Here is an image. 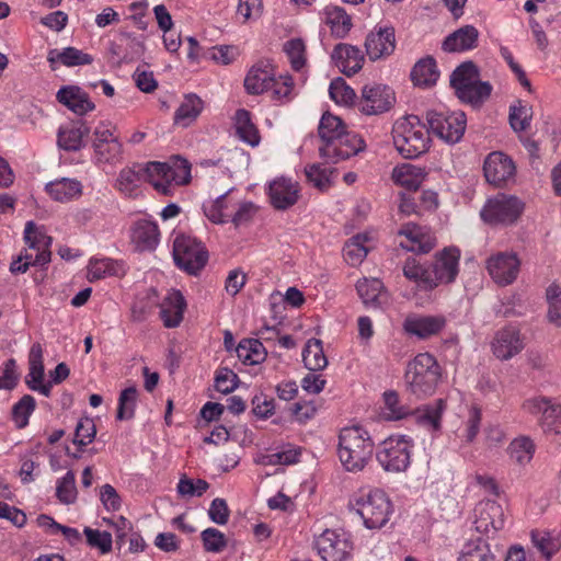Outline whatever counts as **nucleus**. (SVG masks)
Segmentation results:
<instances>
[{
	"mask_svg": "<svg viewBox=\"0 0 561 561\" xmlns=\"http://www.w3.org/2000/svg\"><path fill=\"white\" fill-rule=\"evenodd\" d=\"M319 137L322 141L319 147L320 156L331 162L347 159L364 148L363 139L347 131L340 117L332 114L322 116Z\"/></svg>",
	"mask_w": 561,
	"mask_h": 561,
	"instance_id": "nucleus-1",
	"label": "nucleus"
},
{
	"mask_svg": "<svg viewBox=\"0 0 561 561\" xmlns=\"http://www.w3.org/2000/svg\"><path fill=\"white\" fill-rule=\"evenodd\" d=\"M374 440L363 426H348L339 435L337 457L343 469L351 473L362 472L374 455Z\"/></svg>",
	"mask_w": 561,
	"mask_h": 561,
	"instance_id": "nucleus-2",
	"label": "nucleus"
},
{
	"mask_svg": "<svg viewBox=\"0 0 561 561\" xmlns=\"http://www.w3.org/2000/svg\"><path fill=\"white\" fill-rule=\"evenodd\" d=\"M367 529L383 527L393 513V505L387 493L380 489H365L356 492L348 502Z\"/></svg>",
	"mask_w": 561,
	"mask_h": 561,
	"instance_id": "nucleus-3",
	"label": "nucleus"
},
{
	"mask_svg": "<svg viewBox=\"0 0 561 561\" xmlns=\"http://www.w3.org/2000/svg\"><path fill=\"white\" fill-rule=\"evenodd\" d=\"M430 127L416 115H407L396 121L392 128L393 145L405 159H413L430 148Z\"/></svg>",
	"mask_w": 561,
	"mask_h": 561,
	"instance_id": "nucleus-4",
	"label": "nucleus"
},
{
	"mask_svg": "<svg viewBox=\"0 0 561 561\" xmlns=\"http://www.w3.org/2000/svg\"><path fill=\"white\" fill-rule=\"evenodd\" d=\"M145 181L149 182L161 194H172L174 186L187 184L191 179V167L186 160L174 158L170 162L151 161L142 165Z\"/></svg>",
	"mask_w": 561,
	"mask_h": 561,
	"instance_id": "nucleus-5",
	"label": "nucleus"
},
{
	"mask_svg": "<svg viewBox=\"0 0 561 561\" xmlns=\"http://www.w3.org/2000/svg\"><path fill=\"white\" fill-rule=\"evenodd\" d=\"M440 378V368L435 357L428 353L417 354L408 365L405 383L419 398L434 393Z\"/></svg>",
	"mask_w": 561,
	"mask_h": 561,
	"instance_id": "nucleus-6",
	"label": "nucleus"
},
{
	"mask_svg": "<svg viewBox=\"0 0 561 561\" xmlns=\"http://www.w3.org/2000/svg\"><path fill=\"white\" fill-rule=\"evenodd\" d=\"M92 162L100 169L114 168L124 159L123 144L110 123H100L93 130Z\"/></svg>",
	"mask_w": 561,
	"mask_h": 561,
	"instance_id": "nucleus-7",
	"label": "nucleus"
},
{
	"mask_svg": "<svg viewBox=\"0 0 561 561\" xmlns=\"http://www.w3.org/2000/svg\"><path fill=\"white\" fill-rule=\"evenodd\" d=\"M414 449L412 437L394 434L380 443L376 457L379 465L388 472H404L411 465Z\"/></svg>",
	"mask_w": 561,
	"mask_h": 561,
	"instance_id": "nucleus-8",
	"label": "nucleus"
},
{
	"mask_svg": "<svg viewBox=\"0 0 561 561\" xmlns=\"http://www.w3.org/2000/svg\"><path fill=\"white\" fill-rule=\"evenodd\" d=\"M450 84L456 95L463 102L480 103L491 94L492 87L479 79L477 67L472 62H463L450 76Z\"/></svg>",
	"mask_w": 561,
	"mask_h": 561,
	"instance_id": "nucleus-9",
	"label": "nucleus"
},
{
	"mask_svg": "<svg viewBox=\"0 0 561 561\" xmlns=\"http://www.w3.org/2000/svg\"><path fill=\"white\" fill-rule=\"evenodd\" d=\"M431 133L446 144H457L463 136L467 119L461 111L432 110L426 115Z\"/></svg>",
	"mask_w": 561,
	"mask_h": 561,
	"instance_id": "nucleus-10",
	"label": "nucleus"
},
{
	"mask_svg": "<svg viewBox=\"0 0 561 561\" xmlns=\"http://www.w3.org/2000/svg\"><path fill=\"white\" fill-rule=\"evenodd\" d=\"M524 202L513 195L497 194L486 201L480 211L482 220L490 225H512L523 214Z\"/></svg>",
	"mask_w": 561,
	"mask_h": 561,
	"instance_id": "nucleus-11",
	"label": "nucleus"
},
{
	"mask_svg": "<svg viewBox=\"0 0 561 561\" xmlns=\"http://www.w3.org/2000/svg\"><path fill=\"white\" fill-rule=\"evenodd\" d=\"M522 409L537 419L546 434H561V404L553 399L543 396L530 397L523 402Z\"/></svg>",
	"mask_w": 561,
	"mask_h": 561,
	"instance_id": "nucleus-12",
	"label": "nucleus"
},
{
	"mask_svg": "<svg viewBox=\"0 0 561 561\" xmlns=\"http://www.w3.org/2000/svg\"><path fill=\"white\" fill-rule=\"evenodd\" d=\"M172 253L175 264L190 274L199 272L207 262V252L204 247L190 236H176Z\"/></svg>",
	"mask_w": 561,
	"mask_h": 561,
	"instance_id": "nucleus-13",
	"label": "nucleus"
},
{
	"mask_svg": "<svg viewBox=\"0 0 561 561\" xmlns=\"http://www.w3.org/2000/svg\"><path fill=\"white\" fill-rule=\"evenodd\" d=\"M460 257L461 251L455 245L438 251L431 268L432 278H426L425 282L433 288L454 283L459 274Z\"/></svg>",
	"mask_w": 561,
	"mask_h": 561,
	"instance_id": "nucleus-14",
	"label": "nucleus"
},
{
	"mask_svg": "<svg viewBox=\"0 0 561 561\" xmlns=\"http://www.w3.org/2000/svg\"><path fill=\"white\" fill-rule=\"evenodd\" d=\"M316 548L324 561H344L350 557L353 543L347 533L325 529L317 537Z\"/></svg>",
	"mask_w": 561,
	"mask_h": 561,
	"instance_id": "nucleus-15",
	"label": "nucleus"
},
{
	"mask_svg": "<svg viewBox=\"0 0 561 561\" xmlns=\"http://www.w3.org/2000/svg\"><path fill=\"white\" fill-rule=\"evenodd\" d=\"M398 236L401 238L399 245L410 252L428 253L436 244L433 231L414 222L403 225Z\"/></svg>",
	"mask_w": 561,
	"mask_h": 561,
	"instance_id": "nucleus-16",
	"label": "nucleus"
},
{
	"mask_svg": "<svg viewBox=\"0 0 561 561\" xmlns=\"http://www.w3.org/2000/svg\"><path fill=\"white\" fill-rule=\"evenodd\" d=\"M519 266L520 261L513 252H499L486 261L489 275L501 286H506L516 279Z\"/></svg>",
	"mask_w": 561,
	"mask_h": 561,
	"instance_id": "nucleus-17",
	"label": "nucleus"
},
{
	"mask_svg": "<svg viewBox=\"0 0 561 561\" xmlns=\"http://www.w3.org/2000/svg\"><path fill=\"white\" fill-rule=\"evenodd\" d=\"M267 196L271 205L278 210L294 206L300 197V185L291 178L278 176L267 186Z\"/></svg>",
	"mask_w": 561,
	"mask_h": 561,
	"instance_id": "nucleus-18",
	"label": "nucleus"
},
{
	"mask_svg": "<svg viewBox=\"0 0 561 561\" xmlns=\"http://www.w3.org/2000/svg\"><path fill=\"white\" fill-rule=\"evenodd\" d=\"M525 347L520 330L507 325L499 330L491 342V351L500 360H508L519 354Z\"/></svg>",
	"mask_w": 561,
	"mask_h": 561,
	"instance_id": "nucleus-19",
	"label": "nucleus"
},
{
	"mask_svg": "<svg viewBox=\"0 0 561 561\" xmlns=\"http://www.w3.org/2000/svg\"><path fill=\"white\" fill-rule=\"evenodd\" d=\"M394 102L391 88L382 84H367L363 88L359 101L360 111L375 115L388 111Z\"/></svg>",
	"mask_w": 561,
	"mask_h": 561,
	"instance_id": "nucleus-20",
	"label": "nucleus"
},
{
	"mask_svg": "<svg viewBox=\"0 0 561 561\" xmlns=\"http://www.w3.org/2000/svg\"><path fill=\"white\" fill-rule=\"evenodd\" d=\"M25 383L32 391H36L44 397L50 396L51 385L50 381L45 380L44 350L39 343H34L31 346Z\"/></svg>",
	"mask_w": 561,
	"mask_h": 561,
	"instance_id": "nucleus-21",
	"label": "nucleus"
},
{
	"mask_svg": "<svg viewBox=\"0 0 561 561\" xmlns=\"http://www.w3.org/2000/svg\"><path fill=\"white\" fill-rule=\"evenodd\" d=\"M513 160L500 151L488 154L483 164L485 180L495 186H501L511 181L515 175Z\"/></svg>",
	"mask_w": 561,
	"mask_h": 561,
	"instance_id": "nucleus-22",
	"label": "nucleus"
},
{
	"mask_svg": "<svg viewBox=\"0 0 561 561\" xmlns=\"http://www.w3.org/2000/svg\"><path fill=\"white\" fill-rule=\"evenodd\" d=\"M446 325L443 314L411 313L403 321V330L419 339H427L438 334Z\"/></svg>",
	"mask_w": 561,
	"mask_h": 561,
	"instance_id": "nucleus-23",
	"label": "nucleus"
},
{
	"mask_svg": "<svg viewBox=\"0 0 561 561\" xmlns=\"http://www.w3.org/2000/svg\"><path fill=\"white\" fill-rule=\"evenodd\" d=\"M474 528L480 534L497 531L504 527L502 506L492 500L481 501L474 508Z\"/></svg>",
	"mask_w": 561,
	"mask_h": 561,
	"instance_id": "nucleus-24",
	"label": "nucleus"
},
{
	"mask_svg": "<svg viewBox=\"0 0 561 561\" xmlns=\"http://www.w3.org/2000/svg\"><path fill=\"white\" fill-rule=\"evenodd\" d=\"M366 51L371 60L390 55L396 47L394 30L389 25H377L365 42Z\"/></svg>",
	"mask_w": 561,
	"mask_h": 561,
	"instance_id": "nucleus-25",
	"label": "nucleus"
},
{
	"mask_svg": "<svg viewBox=\"0 0 561 561\" xmlns=\"http://www.w3.org/2000/svg\"><path fill=\"white\" fill-rule=\"evenodd\" d=\"M482 412L478 405H471L461 416L460 423L451 430L453 439L459 447L472 444L480 432Z\"/></svg>",
	"mask_w": 561,
	"mask_h": 561,
	"instance_id": "nucleus-26",
	"label": "nucleus"
},
{
	"mask_svg": "<svg viewBox=\"0 0 561 561\" xmlns=\"http://www.w3.org/2000/svg\"><path fill=\"white\" fill-rule=\"evenodd\" d=\"M24 241L30 250L36 251L35 263L41 266L46 265L50 261L51 238L46 233L43 226H37L33 221H27L24 228Z\"/></svg>",
	"mask_w": 561,
	"mask_h": 561,
	"instance_id": "nucleus-27",
	"label": "nucleus"
},
{
	"mask_svg": "<svg viewBox=\"0 0 561 561\" xmlns=\"http://www.w3.org/2000/svg\"><path fill=\"white\" fill-rule=\"evenodd\" d=\"M239 197L233 188L218 196L216 199L203 204L205 216L214 224L230 222Z\"/></svg>",
	"mask_w": 561,
	"mask_h": 561,
	"instance_id": "nucleus-28",
	"label": "nucleus"
},
{
	"mask_svg": "<svg viewBox=\"0 0 561 561\" xmlns=\"http://www.w3.org/2000/svg\"><path fill=\"white\" fill-rule=\"evenodd\" d=\"M356 289L368 308L382 309L390 302L389 294L378 278H363L357 282Z\"/></svg>",
	"mask_w": 561,
	"mask_h": 561,
	"instance_id": "nucleus-29",
	"label": "nucleus"
},
{
	"mask_svg": "<svg viewBox=\"0 0 561 561\" xmlns=\"http://www.w3.org/2000/svg\"><path fill=\"white\" fill-rule=\"evenodd\" d=\"M57 101L77 115H84L94 110L95 105L88 93L78 85H66L58 90Z\"/></svg>",
	"mask_w": 561,
	"mask_h": 561,
	"instance_id": "nucleus-30",
	"label": "nucleus"
},
{
	"mask_svg": "<svg viewBox=\"0 0 561 561\" xmlns=\"http://www.w3.org/2000/svg\"><path fill=\"white\" fill-rule=\"evenodd\" d=\"M159 228L154 220L141 218L131 228V241L139 251H151L159 243Z\"/></svg>",
	"mask_w": 561,
	"mask_h": 561,
	"instance_id": "nucleus-31",
	"label": "nucleus"
},
{
	"mask_svg": "<svg viewBox=\"0 0 561 561\" xmlns=\"http://www.w3.org/2000/svg\"><path fill=\"white\" fill-rule=\"evenodd\" d=\"M445 411V400L438 399L434 403L425 404L416 409L413 416L417 425L430 432L432 435H437L442 431V417Z\"/></svg>",
	"mask_w": 561,
	"mask_h": 561,
	"instance_id": "nucleus-32",
	"label": "nucleus"
},
{
	"mask_svg": "<svg viewBox=\"0 0 561 561\" xmlns=\"http://www.w3.org/2000/svg\"><path fill=\"white\" fill-rule=\"evenodd\" d=\"M44 191L55 202L69 203L82 195L83 186L77 179L59 178L46 183Z\"/></svg>",
	"mask_w": 561,
	"mask_h": 561,
	"instance_id": "nucleus-33",
	"label": "nucleus"
},
{
	"mask_svg": "<svg viewBox=\"0 0 561 561\" xmlns=\"http://www.w3.org/2000/svg\"><path fill=\"white\" fill-rule=\"evenodd\" d=\"M331 57L335 66L348 77L358 72L364 62L360 49L348 44L336 45Z\"/></svg>",
	"mask_w": 561,
	"mask_h": 561,
	"instance_id": "nucleus-34",
	"label": "nucleus"
},
{
	"mask_svg": "<svg viewBox=\"0 0 561 561\" xmlns=\"http://www.w3.org/2000/svg\"><path fill=\"white\" fill-rule=\"evenodd\" d=\"M186 302L180 290H170L160 305L161 319L167 328H176L183 320Z\"/></svg>",
	"mask_w": 561,
	"mask_h": 561,
	"instance_id": "nucleus-35",
	"label": "nucleus"
},
{
	"mask_svg": "<svg viewBox=\"0 0 561 561\" xmlns=\"http://www.w3.org/2000/svg\"><path fill=\"white\" fill-rule=\"evenodd\" d=\"M479 32L472 25H465L449 34L443 42L447 53H463L473 49L478 44Z\"/></svg>",
	"mask_w": 561,
	"mask_h": 561,
	"instance_id": "nucleus-36",
	"label": "nucleus"
},
{
	"mask_svg": "<svg viewBox=\"0 0 561 561\" xmlns=\"http://www.w3.org/2000/svg\"><path fill=\"white\" fill-rule=\"evenodd\" d=\"M47 61L51 69H56V64L66 67L84 66L93 62V57L81 49L69 46L62 49H50L47 55Z\"/></svg>",
	"mask_w": 561,
	"mask_h": 561,
	"instance_id": "nucleus-37",
	"label": "nucleus"
},
{
	"mask_svg": "<svg viewBox=\"0 0 561 561\" xmlns=\"http://www.w3.org/2000/svg\"><path fill=\"white\" fill-rule=\"evenodd\" d=\"M533 546L546 561H550L561 549L560 534L548 529H534L530 533Z\"/></svg>",
	"mask_w": 561,
	"mask_h": 561,
	"instance_id": "nucleus-38",
	"label": "nucleus"
},
{
	"mask_svg": "<svg viewBox=\"0 0 561 561\" xmlns=\"http://www.w3.org/2000/svg\"><path fill=\"white\" fill-rule=\"evenodd\" d=\"M321 20L337 38L345 37L352 27L351 18L344 9L336 5H327L321 12Z\"/></svg>",
	"mask_w": 561,
	"mask_h": 561,
	"instance_id": "nucleus-39",
	"label": "nucleus"
},
{
	"mask_svg": "<svg viewBox=\"0 0 561 561\" xmlns=\"http://www.w3.org/2000/svg\"><path fill=\"white\" fill-rule=\"evenodd\" d=\"M374 247V239L368 233H358L351 238L344 245L345 261L353 266L360 264Z\"/></svg>",
	"mask_w": 561,
	"mask_h": 561,
	"instance_id": "nucleus-40",
	"label": "nucleus"
},
{
	"mask_svg": "<svg viewBox=\"0 0 561 561\" xmlns=\"http://www.w3.org/2000/svg\"><path fill=\"white\" fill-rule=\"evenodd\" d=\"M425 171L423 168L410 163H402L397 165L391 173L393 182L409 191L417 190L425 179Z\"/></svg>",
	"mask_w": 561,
	"mask_h": 561,
	"instance_id": "nucleus-41",
	"label": "nucleus"
},
{
	"mask_svg": "<svg viewBox=\"0 0 561 561\" xmlns=\"http://www.w3.org/2000/svg\"><path fill=\"white\" fill-rule=\"evenodd\" d=\"M145 182L144 167L141 164L123 168L116 179V188L126 196L137 193L141 183Z\"/></svg>",
	"mask_w": 561,
	"mask_h": 561,
	"instance_id": "nucleus-42",
	"label": "nucleus"
},
{
	"mask_svg": "<svg viewBox=\"0 0 561 561\" xmlns=\"http://www.w3.org/2000/svg\"><path fill=\"white\" fill-rule=\"evenodd\" d=\"M273 73L267 65H254L244 79V88L251 94H261L270 89Z\"/></svg>",
	"mask_w": 561,
	"mask_h": 561,
	"instance_id": "nucleus-43",
	"label": "nucleus"
},
{
	"mask_svg": "<svg viewBox=\"0 0 561 561\" xmlns=\"http://www.w3.org/2000/svg\"><path fill=\"white\" fill-rule=\"evenodd\" d=\"M87 133L88 129L79 125H62L57 133V145L66 151H78L83 147V138Z\"/></svg>",
	"mask_w": 561,
	"mask_h": 561,
	"instance_id": "nucleus-44",
	"label": "nucleus"
},
{
	"mask_svg": "<svg viewBox=\"0 0 561 561\" xmlns=\"http://www.w3.org/2000/svg\"><path fill=\"white\" fill-rule=\"evenodd\" d=\"M203 105L202 99L196 94L185 95L174 114V123L182 127L190 126L202 113Z\"/></svg>",
	"mask_w": 561,
	"mask_h": 561,
	"instance_id": "nucleus-45",
	"label": "nucleus"
},
{
	"mask_svg": "<svg viewBox=\"0 0 561 561\" xmlns=\"http://www.w3.org/2000/svg\"><path fill=\"white\" fill-rule=\"evenodd\" d=\"M234 128L239 138L250 145L256 147L260 144L261 137L256 126L251 119V115L245 110H238L234 115Z\"/></svg>",
	"mask_w": 561,
	"mask_h": 561,
	"instance_id": "nucleus-46",
	"label": "nucleus"
},
{
	"mask_svg": "<svg viewBox=\"0 0 561 561\" xmlns=\"http://www.w3.org/2000/svg\"><path fill=\"white\" fill-rule=\"evenodd\" d=\"M411 410L400 401L396 391L388 390L382 394L380 415L386 421H400L410 415Z\"/></svg>",
	"mask_w": 561,
	"mask_h": 561,
	"instance_id": "nucleus-47",
	"label": "nucleus"
},
{
	"mask_svg": "<svg viewBox=\"0 0 561 561\" xmlns=\"http://www.w3.org/2000/svg\"><path fill=\"white\" fill-rule=\"evenodd\" d=\"M302 362L310 371H319L328 366L321 340L310 339L307 341L302 351Z\"/></svg>",
	"mask_w": 561,
	"mask_h": 561,
	"instance_id": "nucleus-48",
	"label": "nucleus"
},
{
	"mask_svg": "<svg viewBox=\"0 0 561 561\" xmlns=\"http://www.w3.org/2000/svg\"><path fill=\"white\" fill-rule=\"evenodd\" d=\"M438 77L436 62L431 57L417 61L411 71V79L419 87H431L436 83Z\"/></svg>",
	"mask_w": 561,
	"mask_h": 561,
	"instance_id": "nucleus-49",
	"label": "nucleus"
},
{
	"mask_svg": "<svg viewBox=\"0 0 561 561\" xmlns=\"http://www.w3.org/2000/svg\"><path fill=\"white\" fill-rule=\"evenodd\" d=\"M457 561H496L490 545L483 539L467 541L459 552Z\"/></svg>",
	"mask_w": 561,
	"mask_h": 561,
	"instance_id": "nucleus-50",
	"label": "nucleus"
},
{
	"mask_svg": "<svg viewBox=\"0 0 561 561\" xmlns=\"http://www.w3.org/2000/svg\"><path fill=\"white\" fill-rule=\"evenodd\" d=\"M238 358L245 365H257L266 357L264 345L255 339L242 340L237 348Z\"/></svg>",
	"mask_w": 561,
	"mask_h": 561,
	"instance_id": "nucleus-51",
	"label": "nucleus"
},
{
	"mask_svg": "<svg viewBox=\"0 0 561 561\" xmlns=\"http://www.w3.org/2000/svg\"><path fill=\"white\" fill-rule=\"evenodd\" d=\"M121 264L108 257H91L87 267V277L90 282L118 275Z\"/></svg>",
	"mask_w": 561,
	"mask_h": 561,
	"instance_id": "nucleus-52",
	"label": "nucleus"
},
{
	"mask_svg": "<svg viewBox=\"0 0 561 561\" xmlns=\"http://www.w3.org/2000/svg\"><path fill=\"white\" fill-rule=\"evenodd\" d=\"M535 449V443L530 437L519 436L510 443L507 451L513 461L525 466L533 459Z\"/></svg>",
	"mask_w": 561,
	"mask_h": 561,
	"instance_id": "nucleus-53",
	"label": "nucleus"
},
{
	"mask_svg": "<svg viewBox=\"0 0 561 561\" xmlns=\"http://www.w3.org/2000/svg\"><path fill=\"white\" fill-rule=\"evenodd\" d=\"M533 110L527 103L518 100L510 106V124L514 131L520 133L530 126Z\"/></svg>",
	"mask_w": 561,
	"mask_h": 561,
	"instance_id": "nucleus-54",
	"label": "nucleus"
},
{
	"mask_svg": "<svg viewBox=\"0 0 561 561\" xmlns=\"http://www.w3.org/2000/svg\"><path fill=\"white\" fill-rule=\"evenodd\" d=\"M548 304L547 320L556 328H561V287L558 284H551L546 290Z\"/></svg>",
	"mask_w": 561,
	"mask_h": 561,
	"instance_id": "nucleus-55",
	"label": "nucleus"
},
{
	"mask_svg": "<svg viewBox=\"0 0 561 561\" xmlns=\"http://www.w3.org/2000/svg\"><path fill=\"white\" fill-rule=\"evenodd\" d=\"M83 534L90 548L96 549L101 554H107L112 551L113 538L111 533L84 527Z\"/></svg>",
	"mask_w": 561,
	"mask_h": 561,
	"instance_id": "nucleus-56",
	"label": "nucleus"
},
{
	"mask_svg": "<svg viewBox=\"0 0 561 561\" xmlns=\"http://www.w3.org/2000/svg\"><path fill=\"white\" fill-rule=\"evenodd\" d=\"M78 496L76 476L73 471H68L56 482V497L62 504L69 505L76 502Z\"/></svg>",
	"mask_w": 561,
	"mask_h": 561,
	"instance_id": "nucleus-57",
	"label": "nucleus"
},
{
	"mask_svg": "<svg viewBox=\"0 0 561 561\" xmlns=\"http://www.w3.org/2000/svg\"><path fill=\"white\" fill-rule=\"evenodd\" d=\"M329 94L331 100L341 106H351L355 102V91L346 84L342 78H336L331 81L329 87Z\"/></svg>",
	"mask_w": 561,
	"mask_h": 561,
	"instance_id": "nucleus-58",
	"label": "nucleus"
},
{
	"mask_svg": "<svg viewBox=\"0 0 561 561\" xmlns=\"http://www.w3.org/2000/svg\"><path fill=\"white\" fill-rule=\"evenodd\" d=\"M201 539L204 550L209 553H220L228 545V539L225 534L214 527L204 529L201 533Z\"/></svg>",
	"mask_w": 561,
	"mask_h": 561,
	"instance_id": "nucleus-59",
	"label": "nucleus"
},
{
	"mask_svg": "<svg viewBox=\"0 0 561 561\" xmlns=\"http://www.w3.org/2000/svg\"><path fill=\"white\" fill-rule=\"evenodd\" d=\"M284 51L295 71H300L306 66V45L302 39H289L284 45Z\"/></svg>",
	"mask_w": 561,
	"mask_h": 561,
	"instance_id": "nucleus-60",
	"label": "nucleus"
},
{
	"mask_svg": "<svg viewBox=\"0 0 561 561\" xmlns=\"http://www.w3.org/2000/svg\"><path fill=\"white\" fill-rule=\"evenodd\" d=\"M403 274L407 278L414 280L421 288L433 289V286L425 282L426 278H432L431 268L424 267L415 259L407 260Z\"/></svg>",
	"mask_w": 561,
	"mask_h": 561,
	"instance_id": "nucleus-61",
	"label": "nucleus"
},
{
	"mask_svg": "<svg viewBox=\"0 0 561 561\" xmlns=\"http://www.w3.org/2000/svg\"><path fill=\"white\" fill-rule=\"evenodd\" d=\"M138 391L137 388L131 386L124 389L118 398L117 419L129 420L134 416L135 408L137 404Z\"/></svg>",
	"mask_w": 561,
	"mask_h": 561,
	"instance_id": "nucleus-62",
	"label": "nucleus"
},
{
	"mask_svg": "<svg viewBox=\"0 0 561 561\" xmlns=\"http://www.w3.org/2000/svg\"><path fill=\"white\" fill-rule=\"evenodd\" d=\"M35 409V400L32 396H23L19 402L13 405L12 417L18 427L27 425L28 417Z\"/></svg>",
	"mask_w": 561,
	"mask_h": 561,
	"instance_id": "nucleus-63",
	"label": "nucleus"
},
{
	"mask_svg": "<svg viewBox=\"0 0 561 561\" xmlns=\"http://www.w3.org/2000/svg\"><path fill=\"white\" fill-rule=\"evenodd\" d=\"M294 82L290 76H279L275 78L273 76V81L271 82L270 89L272 92V98L280 103L287 102L291 99Z\"/></svg>",
	"mask_w": 561,
	"mask_h": 561,
	"instance_id": "nucleus-64",
	"label": "nucleus"
}]
</instances>
